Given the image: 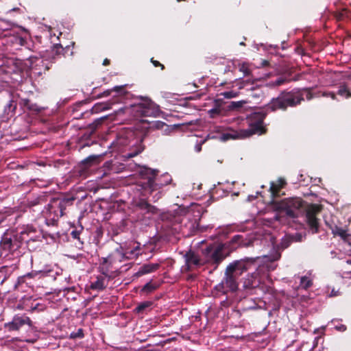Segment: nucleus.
Listing matches in <instances>:
<instances>
[{
    "instance_id": "nucleus-1",
    "label": "nucleus",
    "mask_w": 351,
    "mask_h": 351,
    "mask_svg": "<svg viewBox=\"0 0 351 351\" xmlns=\"http://www.w3.org/2000/svg\"><path fill=\"white\" fill-rule=\"evenodd\" d=\"M269 240L272 245V252L270 254L263 255L262 257L253 258L255 261L252 265H257L256 271L247 275L243 282V287L247 289H252L258 287L265 278L268 277V272L274 270L277 264L275 263L281 256L279 247L274 245V238L269 236Z\"/></svg>"
},
{
    "instance_id": "nucleus-33",
    "label": "nucleus",
    "mask_w": 351,
    "mask_h": 351,
    "mask_svg": "<svg viewBox=\"0 0 351 351\" xmlns=\"http://www.w3.org/2000/svg\"><path fill=\"white\" fill-rule=\"evenodd\" d=\"M239 70H240V71H241L242 73H243L244 75H250V69H248V67L247 66V65H246V64H243L240 66Z\"/></svg>"
},
{
    "instance_id": "nucleus-44",
    "label": "nucleus",
    "mask_w": 351,
    "mask_h": 351,
    "mask_svg": "<svg viewBox=\"0 0 351 351\" xmlns=\"http://www.w3.org/2000/svg\"><path fill=\"white\" fill-rule=\"evenodd\" d=\"M195 149L197 152H199L202 150V143L197 144L195 147Z\"/></svg>"
},
{
    "instance_id": "nucleus-41",
    "label": "nucleus",
    "mask_w": 351,
    "mask_h": 351,
    "mask_svg": "<svg viewBox=\"0 0 351 351\" xmlns=\"http://www.w3.org/2000/svg\"><path fill=\"white\" fill-rule=\"evenodd\" d=\"M241 237L240 235H235L232 237V241L233 243H239Z\"/></svg>"
},
{
    "instance_id": "nucleus-37",
    "label": "nucleus",
    "mask_w": 351,
    "mask_h": 351,
    "mask_svg": "<svg viewBox=\"0 0 351 351\" xmlns=\"http://www.w3.org/2000/svg\"><path fill=\"white\" fill-rule=\"evenodd\" d=\"M73 238L80 241V232L77 230H73L71 233Z\"/></svg>"
},
{
    "instance_id": "nucleus-35",
    "label": "nucleus",
    "mask_w": 351,
    "mask_h": 351,
    "mask_svg": "<svg viewBox=\"0 0 351 351\" xmlns=\"http://www.w3.org/2000/svg\"><path fill=\"white\" fill-rule=\"evenodd\" d=\"M29 108L32 110L36 111V112H40L43 108L40 107H38L36 104H32L29 106Z\"/></svg>"
},
{
    "instance_id": "nucleus-27",
    "label": "nucleus",
    "mask_w": 351,
    "mask_h": 351,
    "mask_svg": "<svg viewBox=\"0 0 351 351\" xmlns=\"http://www.w3.org/2000/svg\"><path fill=\"white\" fill-rule=\"evenodd\" d=\"M16 108V104L14 101L10 100L9 103L5 106V113L9 114L10 112H12Z\"/></svg>"
},
{
    "instance_id": "nucleus-30",
    "label": "nucleus",
    "mask_w": 351,
    "mask_h": 351,
    "mask_svg": "<svg viewBox=\"0 0 351 351\" xmlns=\"http://www.w3.org/2000/svg\"><path fill=\"white\" fill-rule=\"evenodd\" d=\"M52 270L51 269H41L40 271H38V272H35V273H29L27 274V277H34L35 275H37V274H43V275H49V273Z\"/></svg>"
},
{
    "instance_id": "nucleus-21",
    "label": "nucleus",
    "mask_w": 351,
    "mask_h": 351,
    "mask_svg": "<svg viewBox=\"0 0 351 351\" xmlns=\"http://www.w3.org/2000/svg\"><path fill=\"white\" fill-rule=\"evenodd\" d=\"M332 233L335 236H339L342 239H345L347 236V233L345 230L341 228H339L337 226H334L331 227Z\"/></svg>"
},
{
    "instance_id": "nucleus-12",
    "label": "nucleus",
    "mask_w": 351,
    "mask_h": 351,
    "mask_svg": "<svg viewBox=\"0 0 351 351\" xmlns=\"http://www.w3.org/2000/svg\"><path fill=\"white\" fill-rule=\"evenodd\" d=\"M320 211V208L319 206L313 204L310 206V208L306 210V222L312 230L313 233H316L318 232L319 223L318 219L315 217L316 213Z\"/></svg>"
},
{
    "instance_id": "nucleus-49",
    "label": "nucleus",
    "mask_w": 351,
    "mask_h": 351,
    "mask_svg": "<svg viewBox=\"0 0 351 351\" xmlns=\"http://www.w3.org/2000/svg\"><path fill=\"white\" fill-rule=\"evenodd\" d=\"M21 234H22V236H23V235H24V234H25V232H21Z\"/></svg>"
},
{
    "instance_id": "nucleus-42",
    "label": "nucleus",
    "mask_w": 351,
    "mask_h": 351,
    "mask_svg": "<svg viewBox=\"0 0 351 351\" xmlns=\"http://www.w3.org/2000/svg\"><path fill=\"white\" fill-rule=\"evenodd\" d=\"M152 62L154 64L155 66H160L162 67V69H163L164 66L161 64L158 61L154 60L153 59H152Z\"/></svg>"
},
{
    "instance_id": "nucleus-36",
    "label": "nucleus",
    "mask_w": 351,
    "mask_h": 351,
    "mask_svg": "<svg viewBox=\"0 0 351 351\" xmlns=\"http://www.w3.org/2000/svg\"><path fill=\"white\" fill-rule=\"evenodd\" d=\"M244 101H233L232 102V106L234 108H241L243 106Z\"/></svg>"
},
{
    "instance_id": "nucleus-39",
    "label": "nucleus",
    "mask_w": 351,
    "mask_h": 351,
    "mask_svg": "<svg viewBox=\"0 0 351 351\" xmlns=\"http://www.w3.org/2000/svg\"><path fill=\"white\" fill-rule=\"evenodd\" d=\"M323 96H325V97L330 96L332 99H335V94L334 93H332V92L324 93H323Z\"/></svg>"
},
{
    "instance_id": "nucleus-15",
    "label": "nucleus",
    "mask_w": 351,
    "mask_h": 351,
    "mask_svg": "<svg viewBox=\"0 0 351 351\" xmlns=\"http://www.w3.org/2000/svg\"><path fill=\"white\" fill-rule=\"evenodd\" d=\"M185 267L187 271H190L195 267H200L204 265V262L202 258H200L199 256L193 252H187L185 256Z\"/></svg>"
},
{
    "instance_id": "nucleus-46",
    "label": "nucleus",
    "mask_w": 351,
    "mask_h": 351,
    "mask_svg": "<svg viewBox=\"0 0 351 351\" xmlns=\"http://www.w3.org/2000/svg\"><path fill=\"white\" fill-rule=\"evenodd\" d=\"M109 62H110L109 60L105 59L104 61L103 64L104 65H108L109 64Z\"/></svg>"
},
{
    "instance_id": "nucleus-32",
    "label": "nucleus",
    "mask_w": 351,
    "mask_h": 351,
    "mask_svg": "<svg viewBox=\"0 0 351 351\" xmlns=\"http://www.w3.org/2000/svg\"><path fill=\"white\" fill-rule=\"evenodd\" d=\"M98 160V156H90L85 159L83 162L84 164H87L90 165L92 163Z\"/></svg>"
},
{
    "instance_id": "nucleus-7",
    "label": "nucleus",
    "mask_w": 351,
    "mask_h": 351,
    "mask_svg": "<svg viewBox=\"0 0 351 351\" xmlns=\"http://www.w3.org/2000/svg\"><path fill=\"white\" fill-rule=\"evenodd\" d=\"M202 256L204 264L213 265L216 269L226 257L223 245L221 243L210 245L202 250Z\"/></svg>"
},
{
    "instance_id": "nucleus-40",
    "label": "nucleus",
    "mask_w": 351,
    "mask_h": 351,
    "mask_svg": "<svg viewBox=\"0 0 351 351\" xmlns=\"http://www.w3.org/2000/svg\"><path fill=\"white\" fill-rule=\"evenodd\" d=\"M162 197L161 192L157 193L156 195L153 196V200L154 202L158 201L160 197Z\"/></svg>"
},
{
    "instance_id": "nucleus-19",
    "label": "nucleus",
    "mask_w": 351,
    "mask_h": 351,
    "mask_svg": "<svg viewBox=\"0 0 351 351\" xmlns=\"http://www.w3.org/2000/svg\"><path fill=\"white\" fill-rule=\"evenodd\" d=\"M106 287V279L103 276H98L97 278V280L95 282H92L90 285V288L92 289H95L98 291L104 289Z\"/></svg>"
},
{
    "instance_id": "nucleus-11",
    "label": "nucleus",
    "mask_w": 351,
    "mask_h": 351,
    "mask_svg": "<svg viewBox=\"0 0 351 351\" xmlns=\"http://www.w3.org/2000/svg\"><path fill=\"white\" fill-rule=\"evenodd\" d=\"M0 245L3 250L14 252L21 246L20 237L12 233L5 232L2 237Z\"/></svg>"
},
{
    "instance_id": "nucleus-34",
    "label": "nucleus",
    "mask_w": 351,
    "mask_h": 351,
    "mask_svg": "<svg viewBox=\"0 0 351 351\" xmlns=\"http://www.w3.org/2000/svg\"><path fill=\"white\" fill-rule=\"evenodd\" d=\"M210 117L214 118L216 115L219 114L220 110L218 108H213L208 111Z\"/></svg>"
},
{
    "instance_id": "nucleus-28",
    "label": "nucleus",
    "mask_w": 351,
    "mask_h": 351,
    "mask_svg": "<svg viewBox=\"0 0 351 351\" xmlns=\"http://www.w3.org/2000/svg\"><path fill=\"white\" fill-rule=\"evenodd\" d=\"M152 305L151 302H144L138 304L136 308H135V311L137 313H142L145 309L149 307Z\"/></svg>"
},
{
    "instance_id": "nucleus-9",
    "label": "nucleus",
    "mask_w": 351,
    "mask_h": 351,
    "mask_svg": "<svg viewBox=\"0 0 351 351\" xmlns=\"http://www.w3.org/2000/svg\"><path fill=\"white\" fill-rule=\"evenodd\" d=\"M132 107L136 117H155L158 113V106L148 98L142 99L140 103Z\"/></svg>"
},
{
    "instance_id": "nucleus-26",
    "label": "nucleus",
    "mask_w": 351,
    "mask_h": 351,
    "mask_svg": "<svg viewBox=\"0 0 351 351\" xmlns=\"http://www.w3.org/2000/svg\"><path fill=\"white\" fill-rule=\"evenodd\" d=\"M158 287L157 285H154L152 282L146 283L141 289V291L149 293L154 291Z\"/></svg>"
},
{
    "instance_id": "nucleus-48",
    "label": "nucleus",
    "mask_w": 351,
    "mask_h": 351,
    "mask_svg": "<svg viewBox=\"0 0 351 351\" xmlns=\"http://www.w3.org/2000/svg\"><path fill=\"white\" fill-rule=\"evenodd\" d=\"M308 95H309V93H306L308 99H311V96L308 97Z\"/></svg>"
},
{
    "instance_id": "nucleus-18",
    "label": "nucleus",
    "mask_w": 351,
    "mask_h": 351,
    "mask_svg": "<svg viewBox=\"0 0 351 351\" xmlns=\"http://www.w3.org/2000/svg\"><path fill=\"white\" fill-rule=\"evenodd\" d=\"M285 184V181L282 178H279L276 182H271L270 184L269 191L271 193V197H274L278 195L279 190L283 187Z\"/></svg>"
},
{
    "instance_id": "nucleus-6",
    "label": "nucleus",
    "mask_w": 351,
    "mask_h": 351,
    "mask_svg": "<svg viewBox=\"0 0 351 351\" xmlns=\"http://www.w3.org/2000/svg\"><path fill=\"white\" fill-rule=\"evenodd\" d=\"M272 202L277 210L285 213L290 218H296L302 212L303 202L298 197L284 199L279 202L272 199Z\"/></svg>"
},
{
    "instance_id": "nucleus-43",
    "label": "nucleus",
    "mask_w": 351,
    "mask_h": 351,
    "mask_svg": "<svg viewBox=\"0 0 351 351\" xmlns=\"http://www.w3.org/2000/svg\"><path fill=\"white\" fill-rule=\"evenodd\" d=\"M72 337H83V332H82V329H80L77 332V334H75V335H72Z\"/></svg>"
},
{
    "instance_id": "nucleus-29",
    "label": "nucleus",
    "mask_w": 351,
    "mask_h": 351,
    "mask_svg": "<svg viewBox=\"0 0 351 351\" xmlns=\"http://www.w3.org/2000/svg\"><path fill=\"white\" fill-rule=\"evenodd\" d=\"M226 99H232L237 97L238 93L234 90L223 92L220 94Z\"/></svg>"
},
{
    "instance_id": "nucleus-24",
    "label": "nucleus",
    "mask_w": 351,
    "mask_h": 351,
    "mask_svg": "<svg viewBox=\"0 0 351 351\" xmlns=\"http://www.w3.org/2000/svg\"><path fill=\"white\" fill-rule=\"evenodd\" d=\"M338 95L346 98H349L350 97H351V93L346 85L340 86L338 90Z\"/></svg>"
},
{
    "instance_id": "nucleus-25",
    "label": "nucleus",
    "mask_w": 351,
    "mask_h": 351,
    "mask_svg": "<svg viewBox=\"0 0 351 351\" xmlns=\"http://www.w3.org/2000/svg\"><path fill=\"white\" fill-rule=\"evenodd\" d=\"M66 208V202L65 201H60L58 204V207L57 210H54L56 213V216L57 217H62L64 215V210Z\"/></svg>"
},
{
    "instance_id": "nucleus-38",
    "label": "nucleus",
    "mask_w": 351,
    "mask_h": 351,
    "mask_svg": "<svg viewBox=\"0 0 351 351\" xmlns=\"http://www.w3.org/2000/svg\"><path fill=\"white\" fill-rule=\"evenodd\" d=\"M335 328L339 330V331H341V332H344L346 330V326L343 324H341L339 326H335Z\"/></svg>"
},
{
    "instance_id": "nucleus-2",
    "label": "nucleus",
    "mask_w": 351,
    "mask_h": 351,
    "mask_svg": "<svg viewBox=\"0 0 351 351\" xmlns=\"http://www.w3.org/2000/svg\"><path fill=\"white\" fill-rule=\"evenodd\" d=\"M254 261L252 258L246 257L230 263L226 269L222 280L215 287V289L223 294L237 291V278L252 265Z\"/></svg>"
},
{
    "instance_id": "nucleus-16",
    "label": "nucleus",
    "mask_w": 351,
    "mask_h": 351,
    "mask_svg": "<svg viewBox=\"0 0 351 351\" xmlns=\"http://www.w3.org/2000/svg\"><path fill=\"white\" fill-rule=\"evenodd\" d=\"M160 267L158 263H147L143 265L138 271L135 274V276L140 277L145 274H151L156 271Z\"/></svg>"
},
{
    "instance_id": "nucleus-23",
    "label": "nucleus",
    "mask_w": 351,
    "mask_h": 351,
    "mask_svg": "<svg viewBox=\"0 0 351 351\" xmlns=\"http://www.w3.org/2000/svg\"><path fill=\"white\" fill-rule=\"evenodd\" d=\"M312 286V280L308 276H302L300 278V287L304 289H307Z\"/></svg>"
},
{
    "instance_id": "nucleus-31",
    "label": "nucleus",
    "mask_w": 351,
    "mask_h": 351,
    "mask_svg": "<svg viewBox=\"0 0 351 351\" xmlns=\"http://www.w3.org/2000/svg\"><path fill=\"white\" fill-rule=\"evenodd\" d=\"M217 233L215 235H211L210 237L213 239H215L217 237H219L221 234H228V228H219L217 230H216Z\"/></svg>"
},
{
    "instance_id": "nucleus-17",
    "label": "nucleus",
    "mask_w": 351,
    "mask_h": 351,
    "mask_svg": "<svg viewBox=\"0 0 351 351\" xmlns=\"http://www.w3.org/2000/svg\"><path fill=\"white\" fill-rule=\"evenodd\" d=\"M15 267L13 265L0 267V285H2L10 277Z\"/></svg>"
},
{
    "instance_id": "nucleus-13",
    "label": "nucleus",
    "mask_w": 351,
    "mask_h": 351,
    "mask_svg": "<svg viewBox=\"0 0 351 351\" xmlns=\"http://www.w3.org/2000/svg\"><path fill=\"white\" fill-rule=\"evenodd\" d=\"M141 254V252L140 245L138 244L136 246L133 247L132 249H126L124 252L121 250H117L114 254V258L115 261L122 262L125 259H132L136 258Z\"/></svg>"
},
{
    "instance_id": "nucleus-22",
    "label": "nucleus",
    "mask_w": 351,
    "mask_h": 351,
    "mask_svg": "<svg viewBox=\"0 0 351 351\" xmlns=\"http://www.w3.org/2000/svg\"><path fill=\"white\" fill-rule=\"evenodd\" d=\"M287 81L286 77H279L274 81H271L267 84V86L269 87H276L279 86L285 83Z\"/></svg>"
},
{
    "instance_id": "nucleus-14",
    "label": "nucleus",
    "mask_w": 351,
    "mask_h": 351,
    "mask_svg": "<svg viewBox=\"0 0 351 351\" xmlns=\"http://www.w3.org/2000/svg\"><path fill=\"white\" fill-rule=\"evenodd\" d=\"M25 324H27L29 326H32V322L29 317L27 316L16 315L13 317L12 322L4 324V328H7L9 331L19 330Z\"/></svg>"
},
{
    "instance_id": "nucleus-20",
    "label": "nucleus",
    "mask_w": 351,
    "mask_h": 351,
    "mask_svg": "<svg viewBox=\"0 0 351 351\" xmlns=\"http://www.w3.org/2000/svg\"><path fill=\"white\" fill-rule=\"evenodd\" d=\"M138 206L141 210H145L147 213H156L157 210L155 206H152L144 200L141 201Z\"/></svg>"
},
{
    "instance_id": "nucleus-5",
    "label": "nucleus",
    "mask_w": 351,
    "mask_h": 351,
    "mask_svg": "<svg viewBox=\"0 0 351 351\" xmlns=\"http://www.w3.org/2000/svg\"><path fill=\"white\" fill-rule=\"evenodd\" d=\"M303 99V95L299 92H282L278 97L272 99L267 105V110H285L288 106L293 107L300 104Z\"/></svg>"
},
{
    "instance_id": "nucleus-4",
    "label": "nucleus",
    "mask_w": 351,
    "mask_h": 351,
    "mask_svg": "<svg viewBox=\"0 0 351 351\" xmlns=\"http://www.w3.org/2000/svg\"><path fill=\"white\" fill-rule=\"evenodd\" d=\"M264 116L262 113L254 112L247 117V122L250 125L248 129L241 130L234 133H225L221 136L223 141L230 138H244L252 136L254 134L263 133V122Z\"/></svg>"
},
{
    "instance_id": "nucleus-45",
    "label": "nucleus",
    "mask_w": 351,
    "mask_h": 351,
    "mask_svg": "<svg viewBox=\"0 0 351 351\" xmlns=\"http://www.w3.org/2000/svg\"><path fill=\"white\" fill-rule=\"evenodd\" d=\"M339 295V291H335L334 289L332 290L330 296H337Z\"/></svg>"
},
{
    "instance_id": "nucleus-3",
    "label": "nucleus",
    "mask_w": 351,
    "mask_h": 351,
    "mask_svg": "<svg viewBox=\"0 0 351 351\" xmlns=\"http://www.w3.org/2000/svg\"><path fill=\"white\" fill-rule=\"evenodd\" d=\"M144 135L140 132H134L131 130L120 133L112 145L119 149H123L124 157L132 158L140 154L144 149L142 145Z\"/></svg>"
},
{
    "instance_id": "nucleus-47",
    "label": "nucleus",
    "mask_w": 351,
    "mask_h": 351,
    "mask_svg": "<svg viewBox=\"0 0 351 351\" xmlns=\"http://www.w3.org/2000/svg\"><path fill=\"white\" fill-rule=\"evenodd\" d=\"M256 196L250 195V196H248V199H249V200H252V199H253L256 198Z\"/></svg>"
},
{
    "instance_id": "nucleus-10",
    "label": "nucleus",
    "mask_w": 351,
    "mask_h": 351,
    "mask_svg": "<svg viewBox=\"0 0 351 351\" xmlns=\"http://www.w3.org/2000/svg\"><path fill=\"white\" fill-rule=\"evenodd\" d=\"M124 86H117L112 89H108L101 93L99 95V97H108L110 95L112 92H116L118 95L113 96V98L111 101L95 105V106L93 107V110L95 112H97L99 110H106L110 109L112 104L118 103L119 101V96L125 94V92L123 90Z\"/></svg>"
},
{
    "instance_id": "nucleus-8",
    "label": "nucleus",
    "mask_w": 351,
    "mask_h": 351,
    "mask_svg": "<svg viewBox=\"0 0 351 351\" xmlns=\"http://www.w3.org/2000/svg\"><path fill=\"white\" fill-rule=\"evenodd\" d=\"M158 171L152 169L148 167H144L141 169V173L146 176L147 178V187L150 190V192H153L158 189H160L169 184L172 181L171 176L169 173L162 174L158 179V182H155V177L157 174Z\"/></svg>"
}]
</instances>
